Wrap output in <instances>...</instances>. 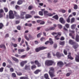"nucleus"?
Masks as SVG:
<instances>
[{
    "label": "nucleus",
    "mask_w": 79,
    "mask_h": 79,
    "mask_svg": "<svg viewBox=\"0 0 79 79\" xmlns=\"http://www.w3.org/2000/svg\"><path fill=\"white\" fill-rule=\"evenodd\" d=\"M23 3V1L21 0H19L17 2L18 5H21V4H22Z\"/></svg>",
    "instance_id": "obj_17"
},
{
    "label": "nucleus",
    "mask_w": 79,
    "mask_h": 79,
    "mask_svg": "<svg viewBox=\"0 0 79 79\" xmlns=\"http://www.w3.org/2000/svg\"><path fill=\"white\" fill-rule=\"evenodd\" d=\"M26 55H23V56H21L20 58H26Z\"/></svg>",
    "instance_id": "obj_45"
},
{
    "label": "nucleus",
    "mask_w": 79,
    "mask_h": 79,
    "mask_svg": "<svg viewBox=\"0 0 79 79\" xmlns=\"http://www.w3.org/2000/svg\"><path fill=\"white\" fill-rule=\"evenodd\" d=\"M7 68H10L11 67V65H7L6 66Z\"/></svg>",
    "instance_id": "obj_50"
},
{
    "label": "nucleus",
    "mask_w": 79,
    "mask_h": 79,
    "mask_svg": "<svg viewBox=\"0 0 79 79\" xmlns=\"http://www.w3.org/2000/svg\"><path fill=\"white\" fill-rule=\"evenodd\" d=\"M30 66L29 65H26L25 67V69L26 70H29V72H30Z\"/></svg>",
    "instance_id": "obj_11"
},
{
    "label": "nucleus",
    "mask_w": 79,
    "mask_h": 79,
    "mask_svg": "<svg viewBox=\"0 0 79 79\" xmlns=\"http://www.w3.org/2000/svg\"><path fill=\"white\" fill-rule=\"evenodd\" d=\"M56 56L58 58H60L61 57V55L60 53L57 52L56 54Z\"/></svg>",
    "instance_id": "obj_14"
},
{
    "label": "nucleus",
    "mask_w": 79,
    "mask_h": 79,
    "mask_svg": "<svg viewBox=\"0 0 79 79\" xmlns=\"http://www.w3.org/2000/svg\"><path fill=\"white\" fill-rule=\"evenodd\" d=\"M45 24V22L43 21H42L40 23V24Z\"/></svg>",
    "instance_id": "obj_62"
},
{
    "label": "nucleus",
    "mask_w": 79,
    "mask_h": 79,
    "mask_svg": "<svg viewBox=\"0 0 79 79\" xmlns=\"http://www.w3.org/2000/svg\"><path fill=\"white\" fill-rule=\"evenodd\" d=\"M58 37V35L56 36L55 37V39L56 40H59V38Z\"/></svg>",
    "instance_id": "obj_52"
},
{
    "label": "nucleus",
    "mask_w": 79,
    "mask_h": 79,
    "mask_svg": "<svg viewBox=\"0 0 79 79\" xmlns=\"http://www.w3.org/2000/svg\"><path fill=\"white\" fill-rule=\"evenodd\" d=\"M64 40V38L63 36L61 37L60 38V40Z\"/></svg>",
    "instance_id": "obj_57"
},
{
    "label": "nucleus",
    "mask_w": 79,
    "mask_h": 79,
    "mask_svg": "<svg viewBox=\"0 0 79 79\" xmlns=\"http://www.w3.org/2000/svg\"><path fill=\"white\" fill-rule=\"evenodd\" d=\"M48 57L49 58H52V56L50 55V53H48Z\"/></svg>",
    "instance_id": "obj_36"
},
{
    "label": "nucleus",
    "mask_w": 79,
    "mask_h": 79,
    "mask_svg": "<svg viewBox=\"0 0 79 79\" xmlns=\"http://www.w3.org/2000/svg\"><path fill=\"white\" fill-rule=\"evenodd\" d=\"M36 68V66L35 65H33L31 66V69H32L33 68Z\"/></svg>",
    "instance_id": "obj_61"
},
{
    "label": "nucleus",
    "mask_w": 79,
    "mask_h": 79,
    "mask_svg": "<svg viewBox=\"0 0 79 79\" xmlns=\"http://www.w3.org/2000/svg\"><path fill=\"white\" fill-rule=\"evenodd\" d=\"M4 9L6 13V12H8V8H6V7H4Z\"/></svg>",
    "instance_id": "obj_37"
},
{
    "label": "nucleus",
    "mask_w": 79,
    "mask_h": 79,
    "mask_svg": "<svg viewBox=\"0 0 79 79\" xmlns=\"http://www.w3.org/2000/svg\"><path fill=\"white\" fill-rule=\"evenodd\" d=\"M57 47V45H56V44H54V48H56Z\"/></svg>",
    "instance_id": "obj_59"
},
{
    "label": "nucleus",
    "mask_w": 79,
    "mask_h": 79,
    "mask_svg": "<svg viewBox=\"0 0 79 79\" xmlns=\"http://www.w3.org/2000/svg\"><path fill=\"white\" fill-rule=\"evenodd\" d=\"M35 63L36 64H39V62L37 60H35Z\"/></svg>",
    "instance_id": "obj_53"
},
{
    "label": "nucleus",
    "mask_w": 79,
    "mask_h": 79,
    "mask_svg": "<svg viewBox=\"0 0 79 79\" xmlns=\"http://www.w3.org/2000/svg\"><path fill=\"white\" fill-rule=\"evenodd\" d=\"M70 55H71L70 53H69V55H68V58H69V59H70V60H73V57H71V56H70Z\"/></svg>",
    "instance_id": "obj_16"
},
{
    "label": "nucleus",
    "mask_w": 79,
    "mask_h": 79,
    "mask_svg": "<svg viewBox=\"0 0 79 79\" xmlns=\"http://www.w3.org/2000/svg\"><path fill=\"white\" fill-rule=\"evenodd\" d=\"M49 43H50V44L52 45L53 44V41H52V38H49Z\"/></svg>",
    "instance_id": "obj_22"
},
{
    "label": "nucleus",
    "mask_w": 79,
    "mask_h": 79,
    "mask_svg": "<svg viewBox=\"0 0 79 79\" xmlns=\"http://www.w3.org/2000/svg\"><path fill=\"white\" fill-rule=\"evenodd\" d=\"M3 66L5 67L6 66V63L5 62H3L2 64Z\"/></svg>",
    "instance_id": "obj_54"
},
{
    "label": "nucleus",
    "mask_w": 79,
    "mask_h": 79,
    "mask_svg": "<svg viewBox=\"0 0 79 79\" xmlns=\"http://www.w3.org/2000/svg\"><path fill=\"white\" fill-rule=\"evenodd\" d=\"M57 35L58 36V35H60V36H61V33L60 32H59L57 33Z\"/></svg>",
    "instance_id": "obj_60"
},
{
    "label": "nucleus",
    "mask_w": 79,
    "mask_h": 79,
    "mask_svg": "<svg viewBox=\"0 0 79 79\" xmlns=\"http://www.w3.org/2000/svg\"><path fill=\"white\" fill-rule=\"evenodd\" d=\"M39 14L40 15H41V16H43V11H40L39 12Z\"/></svg>",
    "instance_id": "obj_32"
},
{
    "label": "nucleus",
    "mask_w": 79,
    "mask_h": 79,
    "mask_svg": "<svg viewBox=\"0 0 79 79\" xmlns=\"http://www.w3.org/2000/svg\"><path fill=\"white\" fill-rule=\"evenodd\" d=\"M58 26L59 28H60V29H61L63 27V26H62V25H61L58 24Z\"/></svg>",
    "instance_id": "obj_40"
},
{
    "label": "nucleus",
    "mask_w": 79,
    "mask_h": 79,
    "mask_svg": "<svg viewBox=\"0 0 79 79\" xmlns=\"http://www.w3.org/2000/svg\"><path fill=\"white\" fill-rule=\"evenodd\" d=\"M44 76L46 79L48 77V75L47 73H46L44 75Z\"/></svg>",
    "instance_id": "obj_35"
},
{
    "label": "nucleus",
    "mask_w": 79,
    "mask_h": 79,
    "mask_svg": "<svg viewBox=\"0 0 79 79\" xmlns=\"http://www.w3.org/2000/svg\"><path fill=\"white\" fill-rule=\"evenodd\" d=\"M60 21L62 24H64L65 23V21L64 20L63 18H61L60 19Z\"/></svg>",
    "instance_id": "obj_9"
},
{
    "label": "nucleus",
    "mask_w": 79,
    "mask_h": 79,
    "mask_svg": "<svg viewBox=\"0 0 79 79\" xmlns=\"http://www.w3.org/2000/svg\"><path fill=\"white\" fill-rule=\"evenodd\" d=\"M24 37L25 39L27 40L28 41H29V38L27 36V35H24Z\"/></svg>",
    "instance_id": "obj_31"
},
{
    "label": "nucleus",
    "mask_w": 79,
    "mask_h": 79,
    "mask_svg": "<svg viewBox=\"0 0 79 79\" xmlns=\"http://www.w3.org/2000/svg\"><path fill=\"white\" fill-rule=\"evenodd\" d=\"M60 45H63L64 44V42H60Z\"/></svg>",
    "instance_id": "obj_41"
},
{
    "label": "nucleus",
    "mask_w": 79,
    "mask_h": 79,
    "mask_svg": "<svg viewBox=\"0 0 79 79\" xmlns=\"http://www.w3.org/2000/svg\"><path fill=\"white\" fill-rule=\"evenodd\" d=\"M32 8V6H30L28 7L29 10H31Z\"/></svg>",
    "instance_id": "obj_55"
},
{
    "label": "nucleus",
    "mask_w": 79,
    "mask_h": 79,
    "mask_svg": "<svg viewBox=\"0 0 79 79\" xmlns=\"http://www.w3.org/2000/svg\"><path fill=\"white\" fill-rule=\"evenodd\" d=\"M40 71H41V70L39 69H38L36 70L34 72V73H35V74H38V73H39V72H40Z\"/></svg>",
    "instance_id": "obj_26"
},
{
    "label": "nucleus",
    "mask_w": 79,
    "mask_h": 79,
    "mask_svg": "<svg viewBox=\"0 0 79 79\" xmlns=\"http://www.w3.org/2000/svg\"><path fill=\"white\" fill-rule=\"evenodd\" d=\"M30 13L31 15H34V14H35V11H31Z\"/></svg>",
    "instance_id": "obj_47"
},
{
    "label": "nucleus",
    "mask_w": 79,
    "mask_h": 79,
    "mask_svg": "<svg viewBox=\"0 0 79 79\" xmlns=\"http://www.w3.org/2000/svg\"><path fill=\"white\" fill-rule=\"evenodd\" d=\"M0 48H6V47L4 44H1L0 45Z\"/></svg>",
    "instance_id": "obj_27"
},
{
    "label": "nucleus",
    "mask_w": 79,
    "mask_h": 79,
    "mask_svg": "<svg viewBox=\"0 0 79 79\" xmlns=\"http://www.w3.org/2000/svg\"><path fill=\"white\" fill-rule=\"evenodd\" d=\"M25 18L26 19H29V18H32V16L31 15L29 14H26L25 15Z\"/></svg>",
    "instance_id": "obj_7"
},
{
    "label": "nucleus",
    "mask_w": 79,
    "mask_h": 79,
    "mask_svg": "<svg viewBox=\"0 0 79 79\" xmlns=\"http://www.w3.org/2000/svg\"><path fill=\"white\" fill-rule=\"evenodd\" d=\"M65 26L67 27V28H69V25L68 24H66L65 25Z\"/></svg>",
    "instance_id": "obj_46"
},
{
    "label": "nucleus",
    "mask_w": 79,
    "mask_h": 79,
    "mask_svg": "<svg viewBox=\"0 0 79 79\" xmlns=\"http://www.w3.org/2000/svg\"><path fill=\"white\" fill-rule=\"evenodd\" d=\"M34 18H40V17L38 16H34Z\"/></svg>",
    "instance_id": "obj_64"
},
{
    "label": "nucleus",
    "mask_w": 79,
    "mask_h": 79,
    "mask_svg": "<svg viewBox=\"0 0 79 79\" xmlns=\"http://www.w3.org/2000/svg\"><path fill=\"white\" fill-rule=\"evenodd\" d=\"M20 64L21 66L22 67H23V66H24V64H23L22 61L21 63H20Z\"/></svg>",
    "instance_id": "obj_34"
},
{
    "label": "nucleus",
    "mask_w": 79,
    "mask_h": 79,
    "mask_svg": "<svg viewBox=\"0 0 79 79\" xmlns=\"http://www.w3.org/2000/svg\"><path fill=\"white\" fill-rule=\"evenodd\" d=\"M42 35V33H39L37 35V37L39 38V37H40V35Z\"/></svg>",
    "instance_id": "obj_42"
},
{
    "label": "nucleus",
    "mask_w": 79,
    "mask_h": 79,
    "mask_svg": "<svg viewBox=\"0 0 79 79\" xmlns=\"http://www.w3.org/2000/svg\"><path fill=\"white\" fill-rule=\"evenodd\" d=\"M52 18L55 19H56V20H58V16L57 15H56L53 16Z\"/></svg>",
    "instance_id": "obj_21"
},
{
    "label": "nucleus",
    "mask_w": 79,
    "mask_h": 79,
    "mask_svg": "<svg viewBox=\"0 0 79 79\" xmlns=\"http://www.w3.org/2000/svg\"><path fill=\"white\" fill-rule=\"evenodd\" d=\"M3 27V25L2 23H0V29H1Z\"/></svg>",
    "instance_id": "obj_38"
},
{
    "label": "nucleus",
    "mask_w": 79,
    "mask_h": 79,
    "mask_svg": "<svg viewBox=\"0 0 79 79\" xmlns=\"http://www.w3.org/2000/svg\"><path fill=\"white\" fill-rule=\"evenodd\" d=\"M15 8L16 9H19V6L18 5H16L15 6Z\"/></svg>",
    "instance_id": "obj_58"
},
{
    "label": "nucleus",
    "mask_w": 79,
    "mask_h": 79,
    "mask_svg": "<svg viewBox=\"0 0 79 79\" xmlns=\"http://www.w3.org/2000/svg\"><path fill=\"white\" fill-rule=\"evenodd\" d=\"M70 74H71V73H68L66 74V76H67V77L69 76Z\"/></svg>",
    "instance_id": "obj_51"
},
{
    "label": "nucleus",
    "mask_w": 79,
    "mask_h": 79,
    "mask_svg": "<svg viewBox=\"0 0 79 79\" xmlns=\"http://www.w3.org/2000/svg\"><path fill=\"white\" fill-rule=\"evenodd\" d=\"M42 11L44 12V14L45 16H52L53 15H52L51 13H48V11L46 10L45 9H41Z\"/></svg>",
    "instance_id": "obj_1"
},
{
    "label": "nucleus",
    "mask_w": 79,
    "mask_h": 79,
    "mask_svg": "<svg viewBox=\"0 0 79 79\" xmlns=\"http://www.w3.org/2000/svg\"><path fill=\"white\" fill-rule=\"evenodd\" d=\"M69 42L71 45H74V44H76V42L72 40H69Z\"/></svg>",
    "instance_id": "obj_6"
},
{
    "label": "nucleus",
    "mask_w": 79,
    "mask_h": 79,
    "mask_svg": "<svg viewBox=\"0 0 79 79\" xmlns=\"http://www.w3.org/2000/svg\"><path fill=\"white\" fill-rule=\"evenodd\" d=\"M26 14V12L21 11L20 12V15H24Z\"/></svg>",
    "instance_id": "obj_23"
},
{
    "label": "nucleus",
    "mask_w": 79,
    "mask_h": 79,
    "mask_svg": "<svg viewBox=\"0 0 79 79\" xmlns=\"http://www.w3.org/2000/svg\"><path fill=\"white\" fill-rule=\"evenodd\" d=\"M64 53L65 55H67V51H66V50H64Z\"/></svg>",
    "instance_id": "obj_48"
},
{
    "label": "nucleus",
    "mask_w": 79,
    "mask_h": 79,
    "mask_svg": "<svg viewBox=\"0 0 79 79\" xmlns=\"http://www.w3.org/2000/svg\"><path fill=\"white\" fill-rule=\"evenodd\" d=\"M18 51L19 53V52H24L25 51V50H24V49H19L18 50Z\"/></svg>",
    "instance_id": "obj_18"
},
{
    "label": "nucleus",
    "mask_w": 79,
    "mask_h": 79,
    "mask_svg": "<svg viewBox=\"0 0 79 79\" xmlns=\"http://www.w3.org/2000/svg\"><path fill=\"white\" fill-rule=\"evenodd\" d=\"M14 12L15 15H16V17L17 19H18L19 18H21V19H24V16L23 15H20V16H19V15H18L16 12L14 11Z\"/></svg>",
    "instance_id": "obj_5"
},
{
    "label": "nucleus",
    "mask_w": 79,
    "mask_h": 79,
    "mask_svg": "<svg viewBox=\"0 0 79 79\" xmlns=\"http://www.w3.org/2000/svg\"><path fill=\"white\" fill-rule=\"evenodd\" d=\"M16 73H17V74L18 76H21V75H22V73H21L19 72V73H17L16 72Z\"/></svg>",
    "instance_id": "obj_49"
},
{
    "label": "nucleus",
    "mask_w": 79,
    "mask_h": 79,
    "mask_svg": "<svg viewBox=\"0 0 79 79\" xmlns=\"http://www.w3.org/2000/svg\"><path fill=\"white\" fill-rule=\"evenodd\" d=\"M67 22L68 23H70V18H68L67 19Z\"/></svg>",
    "instance_id": "obj_44"
},
{
    "label": "nucleus",
    "mask_w": 79,
    "mask_h": 79,
    "mask_svg": "<svg viewBox=\"0 0 79 79\" xmlns=\"http://www.w3.org/2000/svg\"><path fill=\"white\" fill-rule=\"evenodd\" d=\"M35 51L36 52H39V51H40V48H36L35 49Z\"/></svg>",
    "instance_id": "obj_30"
},
{
    "label": "nucleus",
    "mask_w": 79,
    "mask_h": 79,
    "mask_svg": "<svg viewBox=\"0 0 79 79\" xmlns=\"http://www.w3.org/2000/svg\"><path fill=\"white\" fill-rule=\"evenodd\" d=\"M79 47V45L78 44H73V47L74 48V49H76V48H77Z\"/></svg>",
    "instance_id": "obj_13"
},
{
    "label": "nucleus",
    "mask_w": 79,
    "mask_h": 79,
    "mask_svg": "<svg viewBox=\"0 0 79 79\" xmlns=\"http://www.w3.org/2000/svg\"><path fill=\"white\" fill-rule=\"evenodd\" d=\"M54 63V61L52 60H47L45 62V65L47 66H51Z\"/></svg>",
    "instance_id": "obj_3"
},
{
    "label": "nucleus",
    "mask_w": 79,
    "mask_h": 79,
    "mask_svg": "<svg viewBox=\"0 0 79 79\" xmlns=\"http://www.w3.org/2000/svg\"><path fill=\"white\" fill-rule=\"evenodd\" d=\"M28 26H29V27H31L32 26V24L28 23Z\"/></svg>",
    "instance_id": "obj_63"
},
{
    "label": "nucleus",
    "mask_w": 79,
    "mask_h": 79,
    "mask_svg": "<svg viewBox=\"0 0 79 79\" xmlns=\"http://www.w3.org/2000/svg\"><path fill=\"white\" fill-rule=\"evenodd\" d=\"M40 48V50H44V49H46L47 48V47H42L39 48Z\"/></svg>",
    "instance_id": "obj_19"
},
{
    "label": "nucleus",
    "mask_w": 79,
    "mask_h": 79,
    "mask_svg": "<svg viewBox=\"0 0 79 79\" xmlns=\"http://www.w3.org/2000/svg\"><path fill=\"white\" fill-rule=\"evenodd\" d=\"M12 58L15 61L16 63H18L19 62V60L17 58L14 57H12Z\"/></svg>",
    "instance_id": "obj_12"
},
{
    "label": "nucleus",
    "mask_w": 79,
    "mask_h": 79,
    "mask_svg": "<svg viewBox=\"0 0 79 79\" xmlns=\"http://www.w3.org/2000/svg\"><path fill=\"white\" fill-rule=\"evenodd\" d=\"M58 65H59V66H61L63 64V63L62 62H59L57 63Z\"/></svg>",
    "instance_id": "obj_15"
},
{
    "label": "nucleus",
    "mask_w": 79,
    "mask_h": 79,
    "mask_svg": "<svg viewBox=\"0 0 79 79\" xmlns=\"http://www.w3.org/2000/svg\"><path fill=\"white\" fill-rule=\"evenodd\" d=\"M9 18L10 19H14L15 15L13 13L12 10H10L9 12Z\"/></svg>",
    "instance_id": "obj_4"
},
{
    "label": "nucleus",
    "mask_w": 79,
    "mask_h": 79,
    "mask_svg": "<svg viewBox=\"0 0 79 79\" xmlns=\"http://www.w3.org/2000/svg\"><path fill=\"white\" fill-rule=\"evenodd\" d=\"M20 79H28V77H22L20 78Z\"/></svg>",
    "instance_id": "obj_39"
},
{
    "label": "nucleus",
    "mask_w": 79,
    "mask_h": 79,
    "mask_svg": "<svg viewBox=\"0 0 79 79\" xmlns=\"http://www.w3.org/2000/svg\"><path fill=\"white\" fill-rule=\"evenodd\" d=\"M76 27V24H73L71 26V28L72 29L74 30L75 29Z\"/></svg>",
    "instance_id": "obj_10"
},
{
    "label": "nucleus",
    "mask_w": 79,
    "mask_h": 79,
    "mask_svg": "<svg viewBox=\"0 0 79 79\" xmlns=\"http://www.w3.org/2000/svg\"><path fill=\"white\" fill-rule=\"evenodd\" d=\"M10 71L11 73L14 72V69L13 68H10Z\"/></svg>",
    "instance_id": "obj_29"
},
{
    "label": "nucleus",
    "mask_w": 79,
    "mask_h": 79,
    "mask_svg": "<svg viewBox=\"0 0 79 79\" xmlns=\"http://www.w3.org/2000/svg\"><path fill=\"white\" fill-rule=\"evenodd\" d=\"M71 23H73L75 21V18L73 17L71 19Z\"/></svg>",
    "instance_id": "obj_20"
},
{
    "label": "nucleus",
    "mask_w": 79,
    "mask_h": 79,
    "mask_svg": "<svg viewBox=\"0 0 79 79\" xmlns=\"http://www.w3.org/2000/svg\"><path fill=\"white\" fill-rule=\"evenodd\" d=\"M75 60L77 62H79V53H78V55H76L75 57Z\"/></svg>",
    "instance_id": "obj_8"
},
{
    "label": "nucleus",
    "mask_w": 79,
    "mask_h": 79,
    "mask_svg": "<svg viewBox=\"0 0 79 79\" xmlns=\"http://www.w3.org/2000/svg\"><path fill=\"white\" fill-rule=\"evenodd\" d=\"M4 68L3 67H2L1 68H0V72H2L3 71V69Z\"/></svg>",
    "instance_id": "obj_43"
},
{
    "label": "nucleus",
    "mask_w": 79,
    "mask_h": 79,
    "mask_svg": "<svg viewBox=\"0 0 79 79\" xmlns=\"http://www.w3.org/2000/svg\"><path fill=\"white\" fill-rule=\"evenodd\" d=\"M55 28L53 27H51L49 28V29H47V31H49V30H55Z\"/></svg>",
    "instance_id": "obj_24"
},
{
    "label": "nucleus",
    "mask_w": 79,
    "mask_h": 79,
    "mask_svg": "<svg viewBox=\"0 0 79 79\" xmlns=\"http://www.w3.org/2000/svg\"><path fill=\"white\" fill-rule=\"evenodd\" d=\"M54 69L52 67L50 68V70L49 72V74L51 77H53L55 76L54 74Z\"/></svg>",
    "instance_id": "obj_2"
},
{
    "label": "nucleus",
    "mask_w": 79,
    "mask_h": 79,
    "mask_svg": "<svg viewBox=\"0 0 79 79\" xmlns=\"http://www.w3.org/2000/svg\"><path fill=\"white\" fill-rule=\"evenodd\" d=\"M77 8H78L77 5L76 4L74 5V9L75 10H77Z\"/></svg>",
    "instance_id": "obj_33"
},
{
    "label": "nucleus",
    "mask_w": 79,
    "mask_h": 79,
    "mask_svg": "<svg viewBox=\"0 0 79 79\" xmlns=\"http://www.w3.org/2000/svg\"><path fill=\"white\" fill-rule=\"evenodd\" d=\"M60 12H62L63 13H64L66 12V10L64 9H61L60 10Z\"/></svg>",
    "instance_id": "obj_28"
},
{
    "label": "nucleus",
    "mask_w": 79,
    "mask_h": 79,
    "mask_svg": "<svg viewBox=\"0 0 79 79\" xmlns=\"http://www.w3.org/2000/svg\"><path fill=\"white\" fill-rule=\"evenodd\" d=\"M22 62L24 64H26V63H27V60H24L22 61Z\"/></svg>",
    "instance_id": "obj_56"
},
{
    "label": "nucleus",
    "mask_w": 79,
    "mask_h": 79,
    "mask_svg": "<svg viewBox=\"0 0 79 79\" xmlns=\"http://www.w3.org/2000/svg\"><path fill=\"white\" fill-rule=\"evenodd\" d=\"M11 76L12 77H16V74L15 73H13L11 74Z\"/></svg>",
    "instance_id": "obj_25"
}]
</instances>
